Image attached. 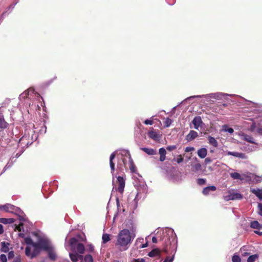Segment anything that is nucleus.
<instances>
[{"label": "nucleus", "instance_id": "f257e3e1", "mask_svg": "<svg viewBox=\"0 0 262 262\" xmlns=\"http://www.w3.org/2000/svg\"><path fill=\"white\" fill-rule=\"evenodd\" d=\"M129 229H123L120 230L117 237L116 247L118 249V252H121L127 250L132 242L135 237L136 227L130 223Z\"/></svg>", "mask_w": 262, "mask_h": 262}, {"label": "nucleus", "instance_id": "f03ea898", "mask_svg": "<svg viewBox=\"0 0 262 262\" xmlns=\"http://www.w3.org/2000/svg\"><path fill=\"white\" fill-rule=\"evenodd\" d=\"M165 233L167 238L165 239L163 250L166 254H168L169 252L170 253L173 252L174 254L177 248V235L174 232V230L170 228L167 229Z\"/></svg>", "mask_w": 262, "mask_h": 262}, {"label": "nucleus", "instance_id": "7ed1b4c3", "mask_svg": "<svg viewBox=\"0 0 262 262\" xmlns=\"http://www.w3.org/2000/svg\"><path fill=\"white\" fill-rule=\"evenodd\" d=\"M41 252V250L37 243L32 246H27L25 248V254L30 259H32L37 256Z\"/></svg>", "mask_w": 262, "mask_h": 262}, {"label": "nucleus", "instance_id": "20e7f679", "mask_svg": "<svg viewBox=\"0 0 262 262\" xmlns=\"http://www.w3.org/2000/svg\"><path fill=\"white\" fill-rule=\"evenodd\" d=\"M70 245L73 251H77L79 254H83L85 251L84 245L79 243L76 237H72L70 239Z\"/></svg>", "mask_w": 262, "mask_h": 262}, {"label": "nucleus", "instance_id": "39448f33", "mask_svg": "<svg viewBox=\"0 0 262 262\" xmlns=\"http://www.w3.org/2000/svg\"><path fill=\"white\" fill-rule=\"evenodd\" d=\"M227 194L224 196V200L227 201L241 200L243 198V195L238 192L237 190L230 189L227 191Z\"/></svg>", "mask_w": 262, "mask_h": 262}, {"label": "nucleus", "instance_id": "423d86ee", "mask_svg": "<svg viewBox=\"0 0 262 262\" xmlns=\"http://www.w3.org/2000/svg\"><path fill=\"white\" fill-rule=\"evenodd\" d=\"M37 244H38L41 250H43L47 251L52 248L50 241L47 238H41L37 242Z\"/></svg>", "mask_w": 262, "mask_h": 262}, {"label": "nucleus", "instance_id": "0eeeda50", "mask_svg": "<svg viewBox=\"0 0 262 262\" xmlns=\"http://www.w3.org/2000/svg\"><path fill=\"white\" fill-rule=\"evenodd\" d=\"M121 155L122 156H125L128 157V158L129 159V164H130V166H129L130 170L133 173H136V171H137L136 167L134 164L133 161L130 157V155H129V152L127 150H123L121 151Z\"/></svg>", "mask_w": 262, "mask_h": 262}, {"label": "nucleus", "instance_id": "6e6552de", "mask_svg": "<svg viewBox=\"0 0 262 262\" xmlns=\"http://www.w3.org/2000/svg\"><path fill=\"white\" fill-rule=\"evenodd\" d=\"M117 182L118 183V187L117 188V190L121 194H122L125 184V179L123 177L118 176L117 177Z\"/></svg>", "mask_w": 262, "mask_h": 262}, {"label": "nucleus", "instance_id": "1a4fd4ad", "mask_svg": "<svg viewBox=\"0 0 262 262\" xmlns=\"http://www.w3.org/2000/svg\"><path fill=\"white\" fill-rule=\"evenodd\" d=\"M1 208L3 209L6 212H17L18 211H20L19 208L15 207L11 204H7L5 205L2 206Z\"/></svg>", "mask_w": 262, "mask_h": 262}, {"label": "nucleus", "instance_id": "9d476101", "mask_svg": "<svg viewBox=\"0 0 262 262\" xmlns=\"http://www.w3.org/2000/svg\"><path fill=\"white\" fill-rule=\"evenodd\" d=\"M116 156V151L113 152L110 157V165L111 169V173L113 176V179H114V171H115V163L113 162V160Z\"/></svg>", "mask_w": 262, "mask_h": 262}, {"label": "nucleus", "instance_id": "9b49d317", "mask_svg": "<svg viewBox=\"0 0 262 262\" xmlns=\"http://www.w3.org/2000/svg\"><path fill=\"white\" fill-rule=\"evenodd\" d=\"M36 92H35V90L33 89L30 88L28 90L25 91L23 93H21L19 95L20 99H25L26 98L28 97L29 95H31V94H36Z\"/></svg>", "mask_w": 262, "mask_h": 262}, {"label": "nucleus", "instance_id": "f8f14e48", "mask_svg": "<svg viewBox=\"0 0 262 262\" xmlns=\"http://www.w3.org/2000/svg\"><path fill=\"white\" fill-rule=\"evenodd\" d=\"M29 138V136L27 135H24L19 140L18 142V145L21 146L22 147H24L23 145H25L28 147L29 145H30L31 143H30L28 141V139Z\"/></svg>", "mask_w": 262, "mask_h": 262}, {"label": "nucleus", "instance_id": "ddd939ff", "mask_svg": "<svg viewBox=\"0 0 262 262\" xmlns=\"http://www.w3.org/2000/svg\"><path fill=\"white\" fill-rule=\"evenodd\" d=\"M198 136V134L194 130H190L189 134L186 137V140L188 141H191Z\"/></svg>", "mask_w": 262, "mask_h": 262}, {"label": "nucleus", "instance_id": "4468645a", "mask_svg": "<svg viewBox=\"0 0 262 262\" xmlns=\"http://www.w3.org/2000/svg\"><path fill=\"white\" fill-rule=\"evenodd\" d=\"M192 122L194 125V128L196 129H198L199 127L203 123L201 118L200 116L195 117L193 118Z\"/></svg>", "mask_w": 262, "mask_h": 262}, {"label": "nucleus", "instance_id": "2eb2a0df", "mask_svg": "<svg viewBox=\"0 0 262 262\" xmlns=\"http://www.w3.org/2000/svg\"><path fill=\"white\" fill-rule=\"evenodd\" d=\"M227 155L229 156H233L235 157L243 159H246V156L245 154L242 152H232V151H227Z\"/></svg>", "mask_w": 262, "mask_h": 262}, {"label": "nucleus", "instance_id": "dca6fc26", "mask_svg": "<svg viewBox=\"0 0 262 262\" xmlns=\"http://www.w3.org/2000/svg\"><path fill=\"white\" fill-rule=\"evenodd\" d=\"M216 190V187L215 186H210L205 187L202 191L204 195H207L209 194L210 191H214Z\"/></svg>", "mask_w": 262, "mask_h": 262}, {"label": "nucleus", "instance_id": "f3484780", "mask_svg": "<svg viewBox=\"0 0 262 262\" xmlns=\"http://www.w3.org/2000/svg\"><path fill=\"white\" fill-rule=\"evenodd\" d=\"M251 192L254 194L260 200H262V189L252 188L250 190Z\"/></svg>", "mask_w": 262, "mask_h": 262}, {"label": "nucleus", "instance_id": "a211bd4d", "mask_svg": "<svg viewBox=\"0 0 262 262\" xmlns=\"http://www.w3.org/2000/svg\"><path fill=\"white\" fill-rule=\"evenodd\" d=\"M159 153L160 155L159 160L161 162H163L166 159V151L163 147H161L159 150Z\"/></svg>", "mask_w": 262, "mask_h": 262}, {"label": "nucleus", "instance_id": "6ab92c4d", "mask_svg": "<svg viewBox=\"0 0 262 262\" xmlns=\"http://www.w3.org/2000/svg\"><path fill=\"white\" fill-rule=\"evenodd\" d=\"M242 139L246 141L251 143L255 144L256 143L254 142V138L250 135H248L245 134H243L242 135Z\"/></svg>", "mask_w": 262, "mask_h": 262}, {"label": "nucleus", "instance_id": "aec40b11", "mask_svg": "<svg viewBox=\"0 0 262 262\" xmlns=\"http://www.w3.org/2000/svg\"><path fill=\"white\" fill-rule=\"evenodd\" d=\"M207 154V150L206 148H201L198 150V155L201 158H204Z\"/></svg>", "mask_w": 262, "mask_h": 262}, {"label": "nucleus", "instance_id": "412c9836", "mask_svg": "<svg viewBox=\"0 0 262 262\" xmlns=\"http://www.w3.org/2000/svg\"><path fill=\"white\" fill-rule=\"evenodd\" d=\"M141 149L144 151L145 153H146L148 155H156L157 152L156 150L152 148H148L146 147L141 148Z\"/></svg>", "mask_w": 262, "mask_h": 262}, {"label": "nucleus", "instance_id": "4be33fe9", "mask_svg": "<svg viewBox=\"0 0 262 262\" xmlns=\"http://www.w3.org/2000/svg\"><path fill=\"white\" fill-rule=\"evenodd\" d=\"M208 143L214 147H216L218 146V142L217 140L214 138L210 136H209L208 137Z\"/></svg>", "mask_w": 262, "mask_h": 262}, {"label": "nucleus", "instance_id": "5701e85b", "mask_svg": "<svg viewBox=\"0 0 262 262\" xmlns=\"http://www.w3.org/2000/svg\"><path fill=\"white\" fill-rule=\"evenodd\" d=\"M9 245V243H6L5 242H3L1 243V251L4 253H7L9 251V248L8 246Z\"/></svg>", "mask_w": 262, "mask_h": 262}, {"label": "nucleus", "instance_id": "b1692460", "mask_svg": "<svg viewBox=\"0 0 262 262\" xmlns=\"http://www.w3.org/2000/svg\"><path fill=\"white\" fill-rule=\"evenodd\" d=\"M161 251L159 249H154L149 252L148 255L149 257H153L157 255H160Z\"/></svg>", "mask_w": 262, "mask_h": 262}, {"label": "nucleus", "instance_id": "393cba45", "mask_svg": "<svg viewBox=\"0 0 262 262\" xmlns=\"http://www.w3.org/2000/svg\"><path fill=\"white\" fill-rule=\"evenodd\" d=\"M14 221V219L12 218H0V223L4 224H12L13 223Z\"/></svg>", "mask_w": 262, "mask_h": 262}, {"label": "nucleus", "instance_id": "a878e982", "mask_svg": "<svg viewBox=\"0 0 262 262\" xmlns=\"http://www.w3.org/2000/svg\"><path fill=\"white\" fill-rule=\"evenodd\" d=\"M250 178L255 183H259L262 181V176H258L254 174H251Z\"/></svg>", "mask_w": 262, "mask_h": 262}, {"label": "nucleus", "instance_id": "bb28decb", "mask_svg": "<svg viewBox=\"0 0 262 262\" xmlns=\"http://www.w3.org/2000/svg\"><path fill=\"white\" fill-rule=\"evenodd\" d=\"M250 227L252 228L256 229H260L262 228L261 225L257 221H253L251 223Z\"/></svg>", "mask_w": 262, "mask_h": 262}, {"label": "nucleus", "instance_id": "cd10ccee", "mask_svg": "<svg viewBox=\"0 0 262 262\" xmlns=\"http://www.w3.org/2000/svg\"><path fill=\"white\" fill-rule=\"evenodd\" d=\"M214 93H210L207 95H197V96H191L189 98H201V97H205V98H214Z\"/></svg>", "mask_w": 262, "mask_h": 262}, {"label": "nucleus", "instance_id": "c85d7f7f", "mask_svg": "<svg viewBox=\"0 0 262 262\" xmlns=\"http://www.w3.org/2000/svg\"><path fill=\"white\" fill-rule=\"evenodd\" d=\"M48 256L52 260H55L56 258V255L54 251H53V247L50 249V250H48Z\"/></svg>", "mask_w": 262, "mask_h": 262}, {"label": "nucleus", "instance_id": "c756f323", "mask_svg": "<svg viewBox=\"0 0 262 262\" xmlns=\"http://www.w3.org/2000/svg\"><path fill=\"white\" fill-rule=\"evenodd\" d=\"M7 123L4 120V117L2 113L0 112V128H6Z\"/></svg>", "mask_w": 262, "mask_h": 262}, {"label": "nucleus", "instance_id": "7c9ffc66", "mask_svg": "<svg viewBox=\"0 0 262 262\" xmlns=\"http://www.w3.org/2000/svg\"><path fill=\"white\" fill-rule=\"evenodd\" d=\"M214 98L215 99L220 100L222 99L224 96L228 95L227 94L223 93H214Z\"/></svg>", "mask_w": 262, "mask_h": 262}, {"label": "nucleus", "instance_id": "2f4dec72", "mask_svg": "<svg viewBox=\"0 0 262 262\" xmlns=\"http://www.w3.org/2000/svg\"><path fill=\"white\" fill-rule=\"evenodd\" d=\"M230 176L234 180H243L241 175L237 172L231 173Z\"/></svg>", "mask_w": 262, "mask_h": 262}, {"label": "nucleus", "instance_id": "473e14b6", "mask_svg": "<svg viewBox=\"0 0 262 262\" xmlns=\"http://www.w3.org/2000/svg\"><path fill=\"white\" fill-rule=\"evenodd\" d=\"M70 257L71 260L73 262H76L78 260V255L77 253H70Z\"/></svg>", "mask_w": 262, "mask_h": 262}, {"label": "nucleus", "instance_id": "72a5a7b5", "mask_svg": "<svg viewBox=\"0 0 262 262\" xmlns=\"http://www.w3.org/2000/svg\"><path fill=\"white\" fill-rule=\"evenodd\" d=\"M148 136L152 139H156L158 137L157 133L153 130L149 131L148 133Z\"/></svg>", "mask_w": 262, "mask_h": 262}, {"label": "nucleus", "instance_id": "f704fd0d", "mask_svg": "<svg viewBox=\"0 0 262 262\" xmlns=\"http://www.w3.org/2000/svg\"><path fill=\"white\" fill-rule=\"evenodd\" d=\"M102 242L106 243L110 240V235L108 234H103L102 237Z\"/></svg>", "mask_w": 262, "mask_h": 262}, {"label": "nucleus", "instance_id": "c9c22d12", "mask_svg": "<svg viewBox=\"0 0 262 262\" xmlns=\"http://www.w3.org/2000/svg\"><path fill=\"white\" fill-rule=\"evenodd\" d=\"M25 243L27 245V246H32L34 244L36 243L33 242L32 239L30 237H26L25 239Z\"/></svg>", "mask_w": 262, "mask_h": 262}, {"label": "nucleus", "instance_id": "e433bc0d", "mask_svg": "<svg viewBox=\"0 0 262 262\" xmlns=\"http://www.w3.org/2000/svg\"><path fill=\"white\" fill-rule=\"evenodd\" d=\"M80 262H93V259L91 255H86L84 258V261Z\"/></svg>", "mask_w": 262, "mask_h": 262}, {"label": "nucleus", "instance_id": "4c0bfd02", "mask_svg": "<svg viewBox=\"0 0 262 262\" xmlns=\"http://www.w3.org/2000/svg\"><path fill=\"white\" fill-rule=\"evenodd\" d=\"M192 168L194 171H199L201 169V165L199 162H197L192 166Z\"/></svg>", "mask_w": 262, "mask_h": 262}, {"label": "nucleus", "instance_id": "58836bf2", "mask_svg": "<svg viewBox=\"0 0 262 262\" xmlns=\"http://www.w3.org/2000/svg\"><path fill=\"white\" fill-rule=\"evenodd\" d=\"M171 122L172 120L170 119H169V118H166L164 122V126L166 127H169L171 124Z\"/></svg>", "mask_w": 262, "mask_h": 262}, {"label": "nucleus", "instance_id": "ea45409f", "mask_svg": "<svg viewBox=\"0 0 262 262\" xmlns=\"http://www.w3.org/2000/svg\"><path fill=\"white\" fill-rule=\"evenodd\" d=\"M223 128H224V130L225 132H228L230 134H232L234 132V130L232 128H231V127L228 128L227 125H224Z\"/></svg>", "mask_w": 262, "mask_h": 262}, {"label": "nucleus", "instance_id": "a19ab883", "mask_svg": "<svg viewBox=\"0 0 262 262\" xmlns=\"http://www.w3.org/2000/svg\"><path fill=\"white\" fill-rule=\"evenodd\" d=\"M232 260L233 262H241V259L240 257L238 255L234 254L232 256Z\"/></svg>", "mask_w": 262, "mask_h": 262}, {"label": "nucleus", "instance_id": "79ce46f5", "mask_svg": "<svg viewBox=\"0 0 262 262\" xmlns=\"http://www.w3.org/2000/svg\"><path fill=\"white\" fill-rule=\"evenodd\" d=\"M257 256L256 255H252L250 256L247 259L248 262H254L256 258H257Z\"/></svg>", "mask_w": 262, "mask_h": 262}, {"label": "nucleus", "instance_id": "37998d69", "mask_svg": "<svg viewBox=\"0 0 262 262\" xmlns=\"http://www.w3.org/2000/svg\"><path fill=\"white\" fill-rule=\"evenodd\" d=\"M197 183L200 185H203L205 184L206 180L203 178H199L197 180Z\"/></svg>", "mask_w": 262, "mask_h": 262}, {"label": "nucleus", "instance_id": "c03bdc74", "mask_svg": "<svg viewBox=\"0 0 262 262\" xmlns=\"http://www.w3.org/2000/svg\"><path fill=\"white\" fill-rule=\"evenodd\" d=\"M174 160L178 163V164H180L181 163H182L183 160H184V158L182 157V156L181 155H179L178 156V158L177 159H174Z\"/></svg>", "mask_w": 262, "mask_h": 262}, {"label": "nucleus", "instance_id": "a18cd8bd", "mask_svg": "<svg viewBox=\"0 0 262 262\" xmlns=\"http://www.w3.org/2000/svg\"><path fill=\"white\" fill-rule=\"evenodd\" d=\"M0 259L2 262H7V256L6 255H5L4 254H2L0 255Z\"/></svg>", "mask_w": 262, "mask_h": 262}, {"label": "nucleus", "instance_id": "49530a36", "mask_svg": "<svg viewBox=\"0 0 262 262\" xmlns=\"http://www.w3.org/2000/svg\"><path fill=\"white\" fill-rule=\"evenodd\" d=\"M177 148L176 145H170L166 147V149L169 151L174 150Z\"/></svg>", "mask_w": 262, "mask_h": 262}, {"label": "nucleus", "instance_id": "de8ad7c7", "mask_svg": "<svg viewBox=\"0 0 262 262\" xmlns=\"http://www.w3.org/2000/svg\"><path fill=\"white\" fill-rule=\"evenodd\" d=\"M13 164V162H10V160L9 161V162L6 164V165L4 168V170L5 171L7 169L11 167V166Z\"/></svg>", "mask_w": 262, "mask_h": 262}, {"label": "nucleus", "instance_id": "09e8293b", "mask_svg": "<svg viewBox=\"0 0 262 262\" xmlns=\"http://www.w3.org/2000/svg\"><path fill=\"white\" fill-rule=\"evenodd\" d=\"M174 259V256L173 255L171 257L168 256L166 257L163 262H172Z\"/></svg>", "mask_w": 262, "mask_h": 262}, {"label": "nucleus", "instance_id": "8fccbe9b", "mask_svg": "<svg viewBox=\"0 0 262 262\" xmlns=\"http://www.w3.org/2000/svg\"><path fill=\"white\" fill-rule=\"evenodd\" d=\"M258 214L262 216V204L261 203H258Z\"/></svg>", "mask_w": 262, "mask_h": 262}, {"label": "nucleus", "instance_id": "3c124183", "mask_svg": "<svg viewBox=\"0 0 262 262\" xmlns=\"http://www.w3.org/2000/svg\"><path fill=\"white\" fill-rule=\"evenodd\" d=\"M194 150V148L193 147L188 146L185 148V151L186 152H190V151H193Z\"/></svg>", "mask_w": 262, "mask_h": 262}, {"label": "nucleus", "instance_id": "603ef678", "mask_svg": "<svg viewBox=\"0 0 262 262\" xmlns=\"http://www.w3.org/2000/svg\"><path fill=\"white\" fill-rule=\"evenodd\" d=\"M14 253L13 251H11L10 252H9L8 254V259H11L13 257H14Z\"/></svg>", "mask_w": 262, "mask_h": 262}, {"label": "nucleus", "instance_id": "864d4df0", "mask_svg": "<svg viewBox=\"0 0 262 262\" xmlns=\"http://www.w3.org/2000/svg\"><path fill=\"white\" fill-rule=\"evenodd\" d=\"M23 152V151L22 150H21L20 151H19L18 152L16 153L15 156L13 155L12 156L11 158L10 159V160H11V159L14 158H18L21 155Z\"/></svg>", "mask_w": 262, "mask_h": 262}, {"label": "nucleus", "instance_id": "5fc2aeb1", "mask_svg": "<svg viewBox=\"0 0 262 262\" xmlns=\"http://www.w3.org/2000/svg\"><path fill=\"white\" fill-rule=\"evenodd\" d=\"M256 127V124H255V123L253 122L252 125H251L250 128H249V130L251 131V132H254L255 128Z\"/></svg>", "mask_w": 262, "mask_h": 262}, {"label": "nucleus", "instance_id": "6e6d98bb", "mask_svg": "<svg viewBox=\"0 0 262 262\" xmlns=\"http://www.w3.org/2000/svg\"><path fill=\"white\" fill-rule=\"evenodd\" d=\"M144 123L146 125H152L153 124V121L152 120L146 119L144 121Z\"/></svg>", "mask_w": 262, "mask_h": 262}, {"label": "nucleus", "instance_id": "4d7b16f0", "mask_svg": "<svg viewBox=\"0 0 262 262\" xmlns=\"http://www.w3.org/2000/svg\"><path fill=\"white\" fill-rule=\"evenodd\" d=\"M211 161H212L211 159L210 158H207L205 160V163L206 164L211 163Z\"/></svg>", "mask_w": 262, "mask_h": 262}, {"label": "nucleus", "instance_id": "13d9d810", "mask_svg": "<svg viewBox=\"0 0 262 262\" xmlns=\"http://www.w3.org/2000/svg\"><path fill=\"white\" fill-rule=\"evenodd\" d=\"M135 262H145L143 258H138L135 259Z\"/></svg>", "mask_w": 262, "mask_h": 262}, {"label": "nucleus", "instance_id": "bf43d9fd", "mask_svg": "<svg viewBox=\"0 0 262 262\" xmlns=\"http://www.w3.org/2000/svg\"><path fill=\"white\" fill-rule=\"evenodd\" d=\"M13 262H21V259L19 257H16L15 258Z\"/></svg>", "mask_w": 262, "mask_h": 262}, {"label": "nucleus", "instance_id": "052dcab7", "mask_svg": "<svg viewBox=\"0 0 262 262\" xmlns=\"http://www.w3.org/2000/svg\"><path fill=\"white\" fill-rule=\"evenodd\" d=\"M4 232L3 226L0 224V234H3Z\"/></svg>", "mask_w": 262, "mask_h": 262}, {"label": "nucleus", "instance_id": "680f3d73", "mask_svg": "<svg viewBox=\"0 0 262 262\" xmlns=\"http://www.w3.org/2000/svg\"><path fill=\"white\" fill-rule=\"evenodd\" d=\"M257 132L259 134L262 135V128H258L257 129Z\"/></svg>", "mask_w": 262, "mask_h": 262}, {"label": "nucleus", "instance_id": "e2e57ef3", "mask_svg": "<svg viewBox=\"0 0 262 262\" xmlns=\"http://www.w3.org/2000/svg\"><path fill=\"white\" fill-rule=\"evenodd\" d=\"M157 242H158L157 241V238L155 236L152 237V242L153 243H157Z\"/></svg>", "mask_w": 262, "mask_h": 262}, {"label": "nucleus", "instance_id": "0e129e2a", "mask_svg": "<svg viewBox=\"0 0 262 262\" xmlns=\"http://www.w3.org/2000/svg\"><path fill=\"white\" fill-rule=\"evenodd\" d=\"M147 246V243H146V244H142V245L141 246L140 248H144L146 247Z\"/></svg>", "mask_w": 262, "mask_h": 262}, {"label": "nucleus", "instance_id": "69168bd1", "mask_svg": "<svg viewBox=\"0 0 262 262\" xmlns=\"http://www.w3.org/2000/svg\"><path fill=\"white\" fill-rule=\"evenodd\" d=\"M90 249L91 251H93L94 250V247L92 245H90Z\"/></svg>", "mask_w": 262, "mask_h": 262}, {"label": "nucleus", "instance_id": "338daca9", "mask_svg": "<svg viewBox=\"0 0 262 262\" xmlns=\"http://www.w3.org/2000/svg\"><path fill=\"white\" fill-rule=\"evenodd\" d=\"M255 232L259 235H262V232L255 231Z\"/></svg>", "mask_w": 262, "mask_h": 262}, {"label": "nucleus", "instance_id": "774afa93", "mask_svg": "<svg viewBox=\"0 0 262 262\" xmlns=\"http://www.w3.org/2000/svg\"><path fill=\"white\" fill-rule=\"evenodd\" d=\"M141 187H142L143 188V189H144V188L145 189L146 188H145L146 186H145V185L144 183L141 185Z\"/></svg>", "mask_w": 262, "mask_h": 262}]
</instances>
